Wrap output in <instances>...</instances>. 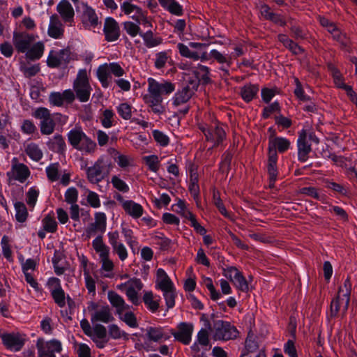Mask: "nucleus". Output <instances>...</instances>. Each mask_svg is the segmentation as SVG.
Here are the masks:
<instances>
[{
  "label": "nucleus",
  "instance_id": "f257e3e1",
  "mask_svg": "<svg viewBox=\"0 0 357 357\" xmlns=\"http://www.w3.org/2000/svg\"><path fill=\"white\" fill-rule=\"evenodd\" d=\"M67 137L69 144L77 151L90 154L96 149V143L85 134L80 126L71 129Z\"/></svg>",
  "mask_w": 357,
  "mask_h": 357
},
{
  "label": "nucleus",
  "instance_id": "f03ea898",
  "mask_svg": "<svg viewBox=\"0 0 357 357\" xmlns=\"http://www.w3.org/2000/svg\"><path fill=\"white\" fill-rule=\"evenodd\" d=\"M148 84L149 95L146 96L144 98L149 106H153L158 103H162V95L169 94L175 89L174 84L172 82H163L162 83H159L153 78H149L148 79Z\"/></svg>",
  "mask_w": 357,
  "mask_h": 357
},
{
  "label": "nucleus",
  "instance_id": "7ed1b4c3",
  "mask_svg": "<svg viewBox=\"0 0 357 357\" xmlns=\"http://www.w3.org/2000/svg\"><path fill=\"white\" fill-rule=\"evenodd\" d=\"M76 98L82 102H87L91 96L92 88L86 69H80L73 84Z\"/></svg>",
  "mask_w": 357,
  "mask_h": 357
},
{
  "label": "nucleus",
  "instance_id": "20e7f679",
  "mask_svg": "<svg viewBox=\"0 0 357 357\" xmlns=\"http://www.w3.org/2000/svg\"><path fill=\"white\" fill-rule=\"evenodd\" d=\"M211 332L214 340L222 341L234 340L239 333L236 326L223 320L214 321Z\"/></svg>",
  "mask_w": 357,
  "mask_h": 357
},
{
  "label": "nucleus",
  "instance_id": "39448f33",
  "mask_svg": "<svg viewBox=\"0 0 357 357\" xmlns=\"http://www.w3.org/2000/svg\"><path fill=\"white\" fill-rule=\"evenodd\" d=\"M38 357H56V353L62 351V345L59 340L53 339L45 342L43 338L36 341Z\"/></svg>",
  "mask_w": 357,
  "mask_h": 357
},
{
  "label": "nucleus",
  "instance_id": "423d86ee",
  "mask_svg": "<svg viewBox=\"0 0 357 357\" xmlns=\"http://www.w3.org/2000/svg\"><path fill=\"white\" fill-rule=\"evenodd\" d=\"M73 59V54L69 47L59 52L51 50L47 59V65L52 68H59L62 65H67Z\"/></svg>",
  "mask_w": 357,
  "mask_h": 357
},
{
  "label": "nucleus",
  "instance_id": "0eeeda50",
  "mask_svg": "<svg viewBox=\"0 0 357 357\" xmlns=\"http://www.w3.org/2000/svg\"><path fill=\"white\" fill-rule=\"evenodd\" d=\"M199 129L204 134L206 140L213 144V147L219 146L226 138V132L219 124L200 126Z\"/></svg>",
  "mask_w": 357,
  "mask_h": 357
},
{
  "label": "nucleus",
  "instance_id": "6e6552de",
  "mask_svg": "<svg viewBox=\"0 0 357 357\" xmlns=\"http://www.w3.org/2000/svg\"><path fill=\"white\" fill-rule=\"evenodd\" d=\"M33 116L41 120L40 127L43 135H49L53 133L56 124L48 109L39 107L35 111Z\"/></svg>",
  "mask_w": 357,
  "mask_h": 357
},
{
  "label": "nucleus",
  "instance_id": "1a4fd4ad",
  "mask_svg": "<svg viewBox=\"0 0 357 357\" xmlns=\"http://www.w3.org/2000/svg\"><path fill=\"white\" fill-rule=\"evenodd\" d=\"M109 174V169L105 160L98 159L93 166L86 169L87 178L91 183H98Z\"/></svg>",
  "mask_w": 357,
  "mask_h": 357
},
{
  "label": "nucleus",
  "instance_id": "9d476101",
  "mask_svg": "<svg viewBox=\"0 0 357 357\" xmlns=\"http://www.w3.org/2000/svg\"><path fill=\"white\" fill-rule=\"evenodd\" d=\"M36 40L33 34L25 31L13 33V43L18 52H26Z\"/></svg>",
  "mask_w": 357,
  "mask_h": 357
},
{
  "label": "nucleus",
  "instance_id": "9b49d317",
  "mask_svg": "<svg viewBox=\"0 0 357 357\" xmlns=\"http://www.w3.org/2000/svg\"><path fill=\"white\" fill-rule=\"evenodd\" d=\"M3 344L7 349L19 351L25 344V335L19 333H3L1 335Z\"/></svg>",
  "mask_w": 357,
  "mask_h": 357
},
{
  "label": "nucleus",
  "instance_id": "f8f14e48",
  "mask_svg": "<svg viewBox=\"0 0 357 357\" xmlns=\"http://www.w3.org/2000/svg\"><path fill=\"white\" fill-rule=\"evenodd\" d=\"M103 32L105 40L107 42L117 40L121 35L119 23L112 17H107L105 20Z\"/></svg>",
  "mask_w": 357,
  "mask_h": 357
},
{
  "label": "nucleus",
  "instance_id": "ddd939ff",
  "mask_svg": "<svg viewBox=\"0 0 357 357\" xmlns=\"http://www.w3.org/2000/svg\"><path fill=\"white\" fill-rule=\"evenodd\" d=\"M177 328V331H172V335L177 341L186 345L189 344L191 341L193 325L190 323L181 322L178 325Z\"/></svg>",
  "mask_w": 357,
  "mask_h": 357
},
{
  "label": "nucleus",
  "instance_id": "4468645a",
  "mask_svg": "<svg viewBox=\"0 0 357 357\" xmlns=\"http://www.w3.org/2000/svg\"><path fill=\"white\" fill-rule=\"evenodd\" d=\"M291 146L290 141L284 137H271L268 140V155L272 151L275 152V157H278L277 151L279 153H284L287 151Z\"/></svg>",
  "mask_w": 357,
  "mask_h": 357
},
{
  "label": "nucleus",
  "instance_id": "2eb2a0df",
  "mask_svg": "<svg viewBox=\"0 0 357 357\" xmlns=\"http://www.w3.org/2000/svg\"><path fill=\"white\" fill-rule=\"evenodd\" d=\"M298 159L301 162H305L308 158V154L312 151L311 145L307 142V133L302 130L299 133L297 140Z\"/></svg>",
  "mask_w": 357,
  "mask_h": 357
},
{
  "label": "nucleus",
  "instance_id": "dca6fc26",
  "mask_svg": "<svg viewBox=\"0 0 357 357\" xmlns=\"http://www.w3.org/2000/svg\"><path fill=\"white\" fill-rule=\"evenodd\" d=\"M211 56L218 63L222 65L220 68V70L223 73L222 75L228 77L229 75V71L228 68L232 64V56L227 54H223L216 50H213L211 51Z\"/></svg>",
  "mask_w": 357,
  "mask_h": 357
},
{
  "label": "nucleus",
  "instance_id": "f3484780",
  "mask_svg": "<svg viewBox=\"0 0 357 357\" xmlns=\"http://www.w3.org/2000/svg\"><path fill=\"white\" fill-rule=\"evenodd\" d=\"M106 215L104 213L95 214V222L91 223L86 229L87 236L89 237L96 231L104 233L106 229Z\"/></svg>",
  "mask_w": 357,
  "mask_h": 357
},
{
  "label": "nucleus",
  "instance_id": "a211bd4d",
  "mask_svg": "<svg viewBox=\"0 0 357 357\" xmlns=\"http://www.w3.org/2000/svg\"><path fill=\"white\" fill-rule=\"evenodd\" d=\"M7 175L9 177L12 176L13 178L20 183H24L30 176V171L26 165L19 163L13 165L12 166V172H8Z\"/></svg>",
  "mask_w": 357,
  "mask_h": 357
},
{
  "label": "nucleus",
  "instance_id": "6ab92c4d",
  "mask_svg": "<svg viewBox=\"0 0 357 357\" xmlns=\"http://www.w3.org/2000/svg\"><path fill=\"white\" fill-rule=\"evenodd\" d=\"M47 33L53 38H60L63 36V24L56 14L50 17Z\"/></svg>",
  "mask_w": 357,
  "mask_h": 357
},
{
  "label": "nucleus",
  "instance_id": "aec40b11",
  "mask_svg": "<svg viewBox=\"0 0 357 357\" xmlns=\"http://www.w3.org/2000/svg\"><path fill=\"white\" fill-rule=\"evenodd\" d=\"M56 10L64 22H70L73 20L74 9L68 0H61L56 6Z\"/></svg>",
  "mask_w": 357,
  "mask_h": 357
},
{
  "label": "nucleus",
  "instance_id": "412c9836",
  "mask_svg": "<svg viewBox=\"0 0 357 357\" xmlns=\"http://www.w3.org/2000/svg\"><path fill=\"white\" fill-rule=\"evenodd\" d=\"M107 296L111 305L116 308L118 314L122 315L125 310L129 309V305L125 303L122 296L116 292L109 291Z\"/></svg>",
  "mask_w": 357,
  "mask_h": 357
},
{
  "label": "nucleus",
  "instance_id": "4be33fe9",
  "mask_svg": "<svg viewBox=\"0 0 357 357\" xmlns=\"http://www.w3.org/2000/svg\"><path fill=\"white\" fill-rule=\"evenodd\" d=\"M193 93L194 90L189 85L183 87L181 90L175 93L173 98V105L177 107L185 104L191 98Z\"/></svg>",
  "mask_w": 357,
  "mask_h": 357
},
{
  "label": "nucleus",
  "instance_id": "5701e85b",
  "mask_svg": "<svg viewBox=\"0 0 357 357\" xmlns=\"http://www.w3.org/2000/svg\"><path fill=\"white\" fill-rule=\"evenodd\" d=\"M114 320V317L111 312L109 306H102L95 311L91 315V321H101L105 324Z\"/></svg>",
  "mask_w": 357,
  "mask_h": 357
},
{
  "label": "nucleus",
  "instance_id": "b1692460",
  "mask_svg": "<svg viewBox=\"0 0 357 357\" xmlns=\"http://www.w3.org/2000/svg\"><path fill=\"white\" fill-rule=\"evenodd\" d=\"M149 340L155 342H161L169 338V335L164 332L161 327H149L146 329Z\"/></svg>",
  "mask_w": 357,
  "mask_h": 357
},
{
  "label": "nucleus",
  "instance_id": "393cba45",
  "mask_svg": "<svg viewBox=\"0 0 357 357\" xmlns=\"http://www.w3.org/2000/svg\"><path fill=\"white\" fill-rule=\"evenodd\" d=\"M123 208L127 214L135 219L140 218L144 211L139 204L135 203L132 200H128L123 202Z\"/></svg>",
  "mask_w": 357,
  "mask_h": 357
},
{
  "label": "nucleus",
  "instance_id": "a878e982",
  "mask_svg": "<svg viewBox=\"0 0 357 357\" xmlns=\"http://www.w3.org/2000/svg\"><path fill=\"white\" fill-rule=\"evenodd\" d=\"M53 281L55 282V287L52 290L51 295L58 306L60 307H63L66 305L65 292L62 289L60 284V281L58 278H54Z\"/></svg>",
  "mask_w": 357,
  "mask_h": 357
},
{
  "label": "nucleus",
  "instance_id": "bb28decb",
  "mask_svg": "<svg viewBox=\"0 0 357 357\" xmlns=\"http://www.w3.org/2000/svg\"><path fill=\"white\" fill-rule=\"evenodd\" d=\"M156 287L161 291L174 287L169 277L162 268H159L157 271Z\"/></svg>",
  "mask_w": 357,
  "mask_h": 357
},
{
  "label": "nucleus",
  "instance_id": "cd10ccee",
  "mask_svg": "<svg viewBox=\"0 0 357 357\" xmlns=\"http://www.w3.org/2000/svg\"><path fill=\"white\" fill-rule=\"evenodd\" d=\"M82 22L84 24L92 27H96L98 24V17L95 10L88 6L84 7L82 14Z\"/></svg>",
  "mask_w": 357,
  "mask_h": 357
},
{
  "label": "nucleus",
  "instance_id": "c85d7f7f",
  "mask_svg": "<svg viewBox=\"0 0 357 357\" xmlns=\"http://www.w3.org/2000/svg\"><path fill=\"white\" fill-rule=\"evenodd\" d=\"M92 246L95 251L99 255L100 259L109 256V248L104 243L102 236H97L92 242Z\"/></svg>",
  "mask_w": 357,
  "mask_h": 357
},
{
  "label": "nucleus",
  "instance_id": "c756f323",
  "mask_svg": "<svg viewBox=\"0 0 357 357\" xmlns=\"http://www.w3.org/2000/svg\"><path fill=\"white\" fill-rule=\"evenodd\" d=\"M160 4L170 13L181 16L183 14L182 6L176 0H158Z\"/></svg>",
  "mask_w": 357,
  "mask_h": 357
},
{
  "label": "nucleus",
  "instance_id": "7c9ffc66",
  "mask_svg": "<svg viewBox=\"0 0 357 357\" xmlns=\"http://www.w3.org/2000/svg\"><path fill=\"white\" fill-rule=\"evenodd\" d=\"M142 38L144 45L148 48H153L161 45L163 40L161 37L154 36L152 31L149 30L145 33H139Z\"/></svg>",
  "mask_w": 357,
  "mask_h": 357
},
{
  "label": "nucleus",
  "instance_id": "2f4dec72",
  "mask_svg": "<svg viewBox=\"0 0 357 357\" xmlns=\"http://www.w3.org/2000/svg\"><path fill=\"white\" fill-rule=\"evenodd\" d=\"M24 152L31 160L36 162H38L43 156V151L37 144L33 142L24 146Z\"/></svg>",
  "mask_w": 357,
  "mask_h": 357
},
{
  "label": "nucleus",
  "instance_id": "473e14b6",
  "mask_svg": "<svg viewBox=\"0 0 357 357\" xmlns=\"http://www.w3.org/2000/svg\"><path fill=\"white\" fill-rule=\"evenodd\" d=\"M44 50L45 46L43 43L38 42L31 45L29 49L26 52V56L32 61L39 59L43 56Z\"/></svg>",
  "mask_w": 357,
  "mask_h": 357
},
{
  "label": "nucleus",
  "instance_id": "72a5a7b5",
  "mask_svg": "<svg viewBox=\"0 0 357 357\" xmlns=\"http://www.w3.org/2000/svg\"><path fill=\"white\" fill-rule=\"evenodd\" d=\"M351 291V283L350 279L347 278L342 286H340L338 290L337 294L341 295L342 296L343 303H345L344 309L348 308L349 301H350V295Z\"/></svg>",
  "mask_w": 357,
  "mask_h": 357
},
{
  "label": "nucleus",
  "instance_id": "f704fd0d",
  "mask_svg": "<svg viewBox=\"0 0 357 357\" xmlns=\"http://www.w3.org/2000/svg\"><path fill=\"white\" fill-rule=\"evenodd\" d=\"M342 296L337 294L331 303V316L336 317L340 311L345 314L348 308L344 309L345 303H343Z\"/></svg>",
  "mask_w": 357,
  "mask_h": 357
},
{
  "label": "nucleus",
  "instance_id": "c9c22d12",
  "mask_svg": "<svg viewBox=\"0 0 357 357\" xmlns=\"http://www.w3.org/2000/svg\"><path fill=\"white\" fill-rule=\"evenodd\" d=\"M259 91V88L255 84H247L245 85L241 90V95L242 98L246 101H251L254 97L257 95Z\"/></svg>",
  "mask_w": 357,
  "mask_h": 357
},
{
  "label": "nucleus",
  "instance_id": "e433bc0d",
  "mask_svg": "<svg viewBox=\"0 0 357 357\" xmlns=\"http://www.w3.org/2000/svg\"><path fill=\"white\" fill-rule=\"evenodd\" d=\"M275 152L272 151V153L268 155V164H267V172L269 177H271L272 179L275 178H278V168H277V161L278 157H275L274 153Z\"/></svg>",
  "mask_w": 357,
  "mask_h": 357
},
{
  "label": "nucleus",
  "instance_id": "4c0bfd02",
  "mask_svg": "<svg viewBox=\"0 0 357 357\" xmlns=\"http://www.w3.org/2000/svg\"><path fill=\"white\" fill-rule=\"evenodd\" d=\"M109 73L107 64L100 66L97 70V77L104 88H107L109 86V82L108 79Z\"/></svg>",
  "mask_w": 357,
  "mask_h": 357
},
{
  "label": "nucleus",
  "instance_id": "58836bf2",
  "mask_svg": "<svg viewBox=\"0 0 357 357\" xmlns=\"http://www.w3.org/2000/svg\"><path fill=\"white\" fill-rule=\"evenodd\" d=\"M235 272L234 280L233 284L237 289L243 292H247L249 290L248 282L241 272H236L234 269L232 271Z\"/></svg>",
  "mask_w": 357,
  "mask_h": 357
},
{
  "label": "nucleus",
  "instance_id": "ea45409f",
  "mask_svg": "<svg viewBox=\"0 0 357 357\" xmlns=\"http://www.w3.org/2000/svg\"><path fill=\"white\" fill-rule=\"evenodd\" d=\"M143 301L148 309L152 312H155L159 307V300H154L151 291L146 292L143 296Z\"/></svg>",
  "mask_w": 357,
  "mask_h": 357
},
{
  "label": "nucleus",
  "instance_id": "a19ab883",
  "mask_svg": "<svg viewBox=\"0 0 357 357\" xmlns=\"http://www.w3.org/2000/svg\"><path fill=\"white\" fill-rule=\"evenodd\" d=\"M15 209L16 211L15 218L20 222L26 221L28 212L25 204L21 202H17L15 204Z\"/></svg>",
  "mask_w": 357,
  "mask_h": 357
},
{
  "label": "nucleus",
  "instance_id": "79ce46f5",
  "mask_svg": "<svg viewBox=\"0 0 357 357\" xmlns=\"http://www.w3.org/2000/svg\"><path fill=\"white\" fill-rule=\"evenodd\" d=\"M52 149L56 152L63 153L66 151V144L62 135H55L51 142Z\"/></svg>",
  "mask_w": 357,
  "mask_h": 357
},
{
  "label": "nucleus",
  "instance_id": "37998d69",
  "mask_svg": "<svg viewBox=\"0 0 357 357\" xmlns=\"http://www.w3.org/2000/svg\"><path fill=\"white\" fill-rule=\"evenodd\" d=\"M43 225L44 230L47 232L54 233L57 229V223L53 214L46 215L43 220Z\"/></svg>",
  "mask_w": 357,
  "mask_h": 357
},
{
  "label": "nucleus",
  "instance_id": "c03bdc74",
  "mask_svg": "<svg viewBox=\"0 0 357 357\" xmlns=\"http://www.w3.org/2000/svg\"><path fill=\"white\" fill-rule=\"evenodd\" d=\"M155 56L154 66L157 69L164 68L166 63L171 60V57L168 52L165 51L156 53Z\"/></svg>",
  "mask_w": 357,
  "mask_h": 357
},
{
  "label": "nucleus",
  "instance_id": "a18cd8bd",
  "mask_svg": "<svg viewBox=\"0 0 357 357\" xmlns=\"http://www.w3.org/2000/svg\"><path fill=\"white\" fill-rule=\"evenodd\" d=\"M132 106L126 102L121 103L116 107L119 115L124 120L132 119Z\"/></svg>",
  "mask_w": 357,
  "mask_h": 357
},
{
  "label": "nucleus",
  "instance_id": "49530a36",
  "mask_svg": "<svg viewBox=\"0 0 357 357\" xmlns=\"http://www.w3.org/2000/svg\"><path fill=\"white\" fill-rule=\"evenodd\" d=\"M121 9L125 15H129L135 13L133 15H139L143 10L136 5L131 3L129 1H124L121 4Z\"/></svg>",
  "mask_w": 357,
  "mask_h": 357
},
{
  "label": "nucleus",
  "instance_id": "de8ad7c7",
  "mask_svg": "<svg viewBox=\"0 0 357 357\" xmlns=\"http://www.w3.org/2000/svg\"><path fill=\"white\" fill-rule=\"evenodd\" d=\"M100 121L102 126L105 128H109L114 125V113L111 109H105L102 112V115L100 118Z\"/></svg>",
  "mask_w": 357,
  "mask_h": 357
},
{
  "label": "nucleus",
  "instance_id": "09e8293b",
  "mask_svg": "<svg viewBox=\"0 0 357 357\" xmlns=\"http://www.w3.org/2000/svg\"><path fill=\"white\" fill-rule=\"evenodd\" d=\"M195 73L197 77L202 80L204 83L207 84L210 82L209 68L207 66L198 65L195 70Z\"/></svg>",
  "mask_w": 357,
  "mask_h": 357
},
{
  "label": "nucleus",
  "instance_id": "8fccbe9b",
  "mask_svg": "<svg viewBox=\"0 0 357 357\" xmlns=\"http://www.w3.org/2000/svg\"><path fill=\"white\" fill-rule=\"evenodd\" d=\"M163 296L165 299L166 305L168 309L172 308L175 305V298H176V289L174 287H172L171 289H167L166 290H162Z\"/></svg>",
  "mask_w": 357,
  "mask_h": 357
},
{
  "label": "nucleus",
  "instance_id": "3c124183",
  "mask_svg": "<svg viewBox=\"0 0 357 357\" xmlns=\"http://www.w3.org/2000/svg\"><path fill=\"white\" fill-rule=\"evenodd\" d=\"M177 48L180 54L182 56L192 59L195 61L198 60L197 57V52L191 51L188 46L184 45L183 43H178L177 45Z\"/></svg>",
  "mask_w": 357,
  "mask_h": 357
},
{
  "label": "nucleus",
  "instance_id": "603ef678",
  "mask_svg": "<svg viewBox=\"0 0 357 357\" xmlns=\"http://www.w3.org/2000/svg\"><path fill=\"white\" fill-rule=\"evenodd\" d=\"M197 342L202 347H208L206 350H209L211 347L210 345L209 334L207 328H202L197 334Z\"/></svg>",
  "mask_w": 357,
  "mask_h": 357
},
{
  "label": "nucleus",
  "instance_id": "864d4df0",
  "mask_svg": "<svg viewBox=\"0 0 357 357\" xmlns=\"http://www.w3.org/2000/svg\"><path fill=\"white\" fill-rule=\"evenodd\" d=\"M259 349V345L257 341L252 337L248 335L245 342V348L243 351V354H248L250 355V353L257 351Z\"/></svg>",
  "mask_w": 357,
  "mask_h": 357
},
{
  "label": "nucleus",
  "instance_id": "5fc2aeb1",
  "mask_svg": "<svg viewBox=\"0 0 357 357\" xmlns=\"http://www.w3.org/2000/svg\"><path fill=\"white\" fill-rule=\"evenodd\" d=\"M146 165L149 167V169L154 172H156L159 169V159L155 155H151L143 158Z\"/></svg>",
  "mask_w": 357,
  "mask_h": 357
},
{
  "label": "nucleus",
  "instance_id": "6e6d98bb",
  "mask_svg": "<svg viewBox=\"0 0 357 357\" xmlns=\"http://www.w3.org/2000/svg\"><path fill=\"white\" fill-rule=\"evenodd\" d=\"M213 203L215 205V206L218 208L220 213L223 215L225 218H229L230 215L227 212L218 192H213Z\"/></svg>",
  "mask_w": 357,
  "mask_h": 357
},
{
  "label": "nucleus",
  "instance_id": "4d7b16f0",
  "mask_svg": "<svg viewBox=\"0 0 357 357\" xmlns=\"http://www.w3.org/2000/svg\"><path fill=\"white\" fill-rule=\"evenodd\" d=\"M59 163H52L46 168V173L48 179L51 181H56L59 179Z\"/></svg>",
  "mask_w": 357,
  "mask_h": 357
},
{
  "label": "nucleus",
  "instance_id": "13d9d810",
  "mask_svg": "<svg viewBox=\"0 0 357 357\" xmlns=\"http://www.w3.org/2000/svg\"><path fill=\"white\" fill-rule=\"evenodd\" d=\"M111 183L114 188L122 192H127L129 191V187L124 181L121 179L117 176H113L111 179Z\"/></svg>",
  "mask_w": 357,
  "mask_h": 357
},
{
  "label": "nucleus",
  "instance_id": "bf43d9fd",
  "mask_svg": "<svg viewBox=\"0 0 357 357\" xmlns=\"http://www.w3.org/2000/svg\"><path fill=\"white\" fill-rule=\"evenodd\" d=\"M123 29L131 37H135L137 34L142 33L140 32V27L132 22H125Z\"/></svg>",
  "mask_w": 357,
  "mask_h": 357
},
{
  "label": "nucleus",
  "instance_id": "052dcab7",
  "mask_svg": "<svg viewBox=\"0 0 357 357\" xmlns=\"http://www.w3.org/2000/svg\"><path fill=\"white\" fill-rule=\"evenodd\" d=\"M121 319L131 328H137L138 326L137 318L132 312H127L123 315H120Z\"/></svg>",
  "mask_w": 357,
  "mask_h": 357
},
{
  "label": "nucleus",
  "instance_id": "680f3d73",
  "mask_svg": "<svg viewBox=\"0 0 357 357\" xmlns=\"http://www.w3.org/2000/svg\"><path fill=\"white\" fill-rule=\"evenodd\" d=\"M78 199V191L74 188H68L65 192V201L70 204H75Z\"/></svg>",
  "mask_w": 357,
  "mask_h": 357
},
{
  "label": "nucleus",
  "instance_id": "e2e57ef3",
  "mask_svg": "<svg viewBox=\"0 0 357 357\" xmlns=\"http://www.w3.org/2000/svg\"><path fill=\"white\" fill-rule=\"evenodd\" d=\"M39 195V191L37 190L35 188H31L27 192L26 196V203L30 206L33 208L37 202V199Z\"/></svg>",
  "mask_w": 357,
  "mask_h": 357
},
{
  "label": "nucleus",
  "instance_id": "0e129e2a",
  "mask_svg": "<svg viewBox=\"0 0 357 357\" xmlns=\"http://www.w3.org/2000/svg\"><path fill=\"white\" fill-rule=\"evenodd\" d=\"M1 244L3 256L10 260L12 257V250L9 244V238L7 236H3L1 238Z\"/></svg>",
  "mask_w": 357,
  "mask_h": 357
},
{
  "label": "nucleus",
  "instance_id": "69168bd1",
  "mask_svg": "<svg viewBox=\"0 0 357 357\" xmlns=\"http://www.w3.org/2000/svg\"><path fill=\"white\" fill-rule=\"evenodd\" d=\"M153 137L154 139L162 146H167L169 142V137L160 130H153Z\"/></svg>",
  "mask_w": 357,
  "mask_h": 357
},
{
  "label": "nucleus",
  "instance_id": "338daca9",
  "mask_svg": "<svg viewBox=\"0 0 357 357\" xmlns=\"http://www.w3.org/2000/svg\"><path fill=\"white\" fill-rule=\"evenodd\" d=\"M280 106L278 102L275 101L270 105L265 107L263 109L262 117L265 119H268L271 114L275 112H280Z\"/></svg>",
  "mask_w": 357,
  "mask_h": 357
},
{
  "label": "nucleus",
  "instance_id": "774afa93",
  "mask_svg": "<svg viewBox=\"0 0 357 357\" xmlns=\"http://www.w3.org/2000/svg\"><path fill=\"white\" fill-rule=\"evenodd\" d=\"M284 351L289 357H298L294 342L289 340L284 345Z\"/></svg>",
  "mask_w": 357,
  "mask_h": 357
}]
</instances>
